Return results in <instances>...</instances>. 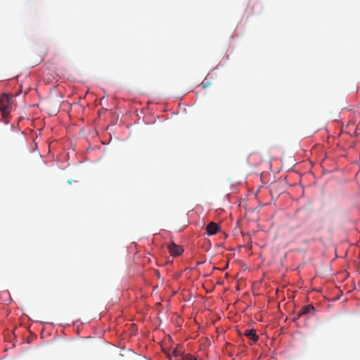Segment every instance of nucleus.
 Listing matches in <instances>:
<instances>
[{
    "instance_id": "nucleus-1",
    "label": "nucleus",
    "mask_w": 360,
    "mask_h": 360,
    "mask_svg": "<svg viewBox=\"0 0 360 360\" xmlns=\"http://www.w3.org/2000/svg\"><path fill=\"white\" fill-rule=\"evenodd\" d=\"M11 106L10 104V98L8 96H3L0 98V112L3 117H7L11 112Z\"/></svg>"
},
{
    "instance_id": "nucleus-2",
    "label": "nucleus",
    "mask_w": 360,
    "mask_h": 360,
    "mask_svg": "<svg viewBox=\"0 0 360 360\" xmlns=\"http://www.w3.org/2000/svg\"><path fill=\"white\" fill-rule=\"evenodd\" d=\"M168 250L170 255L173 257L179 256L184 252L181 246L176 245L174 242L170 243L167 245Z\"/></svg>"
},
{
    "instance_id": "nucleus-3",
    "label": "nucleus",
    "mask_w": 360,
    "mask_h": 360,
    "mask_svg": "<svg viewBox=\"0 0 360 360\" xmlns=\"http://www.w3.org/2000/svg\"><path fill=\"white\" fill-rule=\"evenodd\" d=\"M315 309L313 305L308 304L303 307L297 313V318H300L303 315L312 314L314 315Z\"/></svg>"
},
{
    "instance_id": "nucleus-4",
    "label": "nucleus",
    "mask_w": 360,
    "mask_h": 360,
    "mask_svg": "<svg viewBox=\"0 0 360 360\" xmlns=\"http://www.w3.org/2000/svg\"><path fill=\"white\" fill-rule=\"evenodd\" d=\"M244 335L252 340L254 342H257L259 339V336L257 335L255 329L246 330L244 332Z\"/></svg>"
},
{
    "instance_id": "nucleus-5",
    "label": "nucleus",
    "mask_w": 360,
    "mask_h": 360,
    "mask_svg": "<svg viewBox=\"0 0 360 360\" xmlns=\"http://www.w3.org/2000/svg\"><path fill=\"white\" fill-rule=\"evenodd\" d=\"M218 230L219 226L214 222H210L207 226V233L208 235H214L217 233Z\"/></svg>"
},
{
    "instance_id": "nucleus-6",
    "label": "nucleus",
    "mask_w": 360,
    "mask_h": 360,
    "mask_svg": "<svg viewBox=\"0 0 360 360\" xmlns=\"http://www.w3.org/2000/svg\"><path fill=\"white\" fill-rule=\"evenodd\" d=\"M172 354L174 356V357H178V356H182L183 355V352L181 349H179L178 348H175L172 350Z\"/></svg>"
},
{
    "instance_id": "nucleus-7",
    "label": "nucleus",
    "mask_w": 360,
    "mask_h": 360,
    "mask_svg": "<svg viewBox=\"0 0 360 360\" xmlns=\"http://www.w3.org/2000/svg\"><path fill=\"white\" fill-rule=\"evenodd\" d=\"M181 360H196V359L190 354H186L182 355Z\"/></svg>"
}]
</instances>
